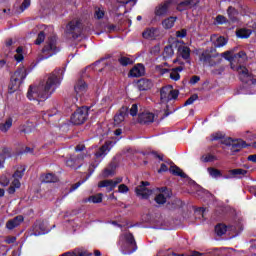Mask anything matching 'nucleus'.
I'll return each mask as SVG.
<instances>
[{
	"label": "nucleus",
	"mask_w": 256,
	"mask_h": 256,
	"mask_svg": "<svg viewBox=\"0 0 256 256\" xmlns=\"http://www.w3.org/2000/svg\"><path fill=\"white\" fill-rule=\"evenodd\" d=\"M63 77H65V68H56L48 74L46 81L40 82L38 86H29L27 98L29 101H47L61 87Z\"/></svg>",
	"instance_id": "f257e3e1"
},
{
	"label": "nucleus",
	"mask_w": 256,
	"mask_h": 256,
	"mask_svg": "<svg viewBox=\"0 0 256 256\" xmlns=\"http://www.w3.org/2000/svg\"><path fill=\"white\" fill-rule=\"evenodd\" d=\"M118 245L123 255H131L137 251V242L131 232L120 234Z\"/></svg>",
	"instance_id": "f03ea898"
},
{
	"label": "nucleus",
	"mask_w": 256,
	"mask_h": 256,
	"mask_svg": "<svg viewBox=\"0 0 256 256\" xmlns=\"http://www.w3.org/2000/svg\"><path fill=\"white\" fill-rule=\"evenodd\" d=\"M58 41L59 38L55 34L47 38L45 45L42 48L44 59H49V57H53V55H57V53L61 51Z\"/></svg>",
	"instance_id": "7ed1b4c3"
},
{
	"label": "nucleus",
	"mask_w": 256,
	"mask_h": 256,
	"mask_svg": "<svg viewBox=\"0 0 256 256\" xmlns=\"http://www.w3.org/2000/svg\"><path fill=\"white\" fill-rule=\"evenodd\" d=\"M83 33V23L79 19L71 20L67 23L66 28L64 30V34L67 39H79L81 34Z\"/></svg>",
	"instance_id": "20e7f679"
},
{
	"label": "nucleus",
	"mask_w": 256,
	"mask_h": 256,
	"mask_svg": "<svg viewBox=\"0 0 256 256\" xmlns=\"http://www.w3.org/2000/svg\"><path fill=\"white\" fill-rule=\"evenodd\" d=\"M26 78L27 69H25V67L18 68L10 78V84L8 86L10 93H15V91L21 87Z\"/></svg>",
	"instance_id": "39448f33"
},
{
	"label": "nucleus",
	"mask_w": 256,
	"mask_h": 256,
	"mask_svg": "<svg viewBox=\"0 0 256 256\" xmlns=\"http://www.w3.org/2000/svg\"><path fill=\"white\" fill-rule=\"evenodd\" d=\"M89 117V107L82 106L77 108L76 111L71 115L70 121L73 125H83Z\"/></svg>",
	"instance_id": "423d86ee"
},
{
	"label": "nucleus",
	"mask_w": 256,
	"mask_h": 256,
	"mask_svg": "<svg viewBox=\"0 0 256 256\" xmlns=\"http://www.w3.org/2000/svg\"><path fill=\"white\" fill-rule=\"evenodd\" d=\"M221 57H224L226 61L231 63H238V65L247 61V53L245 51H240L236 54H233V51H226L221 54Z\"/></svg>",
	"instance_id": "0eeeda50"
},
{
	"label": "nucleus",
	"mask_w": 256,
	"mask_h": 256,
	"mask_svg": "<svg viewBox=\"0 0 256 256\" xmlns=\"http://www.w3.org/2000/svg\"><path fill=\"white\" fill-rule=\"evenodd\" d=\"M87 157V154H79V155H71L69 158L65 160L66 167H70V169H81L83 166V159Z\"/></svg>",
	"instance_id": "6e6552de"
},
{
	"label": "nucleus",
	"mask_w": 256,
	"mask_h": 256,
	"mask_svg": "<svg viewBox=\"0 0 256 256\" xmlns=\"http://www.w3.org/2000/svg\"><path fill=\"white\" fill-rule=\"evenodd\" d=\"M176 4V9L179 13L187 11L188 9H195L201 0H172Z\"/></svg>",
	"instance_id": "1a4fd4ad"
},
{
	"label": "nucleus",
	"mask_w": 256,
	"mask_h": 256,
	"mask_svg": "<svg viewBox=\"0 0 256 256\" xmlns=\"http://www.w3.org/2000/svg\"><path fill=\"white\" fill-rule=\"evenodd\" d=\"M215 51L216 49L213 47H211L210 49L204 50L199 56V61H201L202 63H205L206 65H209L210 67H215L217 63H215L213 59H215L217 55L211 54V53H215Z\"/></svg>",
	"instance_id": "9d476101"
},
{
	"label": "nucleus",
	"mask_w": 256,
	"mask_h": 256,
	"mask_svg": "<svg viewBox=\"0 0 256 256\" xmlns=\"http://www.w3.org/2000/svg\"><path fill=\"white\" fill-rule=\"evenodd\" d=\"M173 5H176L173 0H166L155 7V17H165Z\"/></svg>",
	"instance_id": "9b49d317"
},
{
	"label": "nucleus",
	"mask_w": 256,
	"mask_h": 256,
	"mask_svg": "<svg viewBox=\"0 0 256 256\" xmlns=\"http://www.w3.org/2000/svg\"><path fill=\"white\" fill-rule=\"evenodd\" d=\"M149 185L150 183L148 181H142L141 184L135 188L137 197H141V199H149L152 193V191L147 188Z\"/></svg>",
	"instance_id": "f8f14e48"
},
{
	"label": "nucleus",
	"mask_w": 256,
	"mask_h": 256,
	"mask_svg": "<svg viewBox=\"0 0 256 256\" xmlns=\"http://www.w3.org/2000/svg\"><path fill=\"white\" fill-rule=\"evenodd\" d=\"M172 195L173 193L171 192V190H169V188L161 187L160 194L156 195V197L154 198V201L158 205H165V203H167V199H171Z\"/></svg>",
	"instance_id": "ddd939ff"
},
{
	"label": "nucleus",
	"mask_w": 256,
	"mask_h": 256,
	"mask_svg": "<svg viewBox=\"0 0 256 256\" xmlns=\"http://www.w3.org/2000/svg\"><path fill=\"white\" fill-rule=\"evenodd\" d=\"M227 231H233L237 233V226L235 225H225L223 223H219L215 226V233L218 237H223Z\"/></svg>",
	"instance_id": "4468645a"
},
{
	"label": "nucleus",
	"mask_w": 256,
	"mask_h": 256,
	"mask_svg": "<svg viewBox=\"0 0 256 256\" xmlns=\"http://www.w3.org/2000/svg\"><path fill=\"white\" fill-rule=\"evenodd\" d=\"M24 221L25 218L23 217V215L15 216L13 219H10L6 222V229H8L9 231H13V229L19 227V225H21V223H23Z\"/></svg>",
	"instance_id": "2eb2a0df"
},
{
	"label": "nucleus",
	"mask_w": 256,
	"mask_h": 256,
	"mask_svg": "<svg viewBox=\"0 0 256 256\" xmlns=\"http://www.w3.org/2000/svg\"><path fill=\"white\" fill-rule=\"evenodd\" d=\"M247 147V142H245L242 139L234 140L230 146V150L232 155H235V153H239L241 149H245Z\"/></svg>",
	"instance_id": "dca6fc26"
},
{
	"label": "nucleus",
	"mask_w": 256,
	"mask_h": 256,
	"mask_svg": "<svg viewBox=\"0 0 256 256\" xmlns=\"http://www.w3.org/2000/svg\"><path fill=\"white\" fill-rule=\"evenodd\" d=\"M229 23H239V10L233 6H229L226 10Z\"/></svg>",
	"instance_id": "f3484780"
},
{
	"label": "nucleus",
	"mask_w": 256,
	"mask_h": 256,
	"mask_svg": "<svg viewBox=\"0 0 256 256\" xmlns=\"http://www.w3.org/2000/svg\"><path fill=\"white\" fill-rule=\"evenodd\" d=\"M155 121V115L151 112L141 113L138 116V122L141 125H148L149 123H153Z\"/></svg>",
	"instance_id": "a211bd4d"
},
{
	"label": "nucleus",
	"mask_w": 256,
	"mask_h": 256,
	"mask_svg": "<svg viewBox=\"0 0 256 256\" xmlns=\"http://www.w3.org/2000/svg\"><path fill=\"white\" fill-rule=\"evenodd\" d=\"M142 37L143 39H157V37H159V28H147L143 31Z\"/></svg>",
	"instance_id": "6ab92c4d"
},
{
	"label": "nucleus",
	"mask_w": 256,
	"mask_h": 256,
	"mask_svg": "<svg viewBox=\"0 0 256 256\" xmlns=\"http://www.w3.org/2000/svg\"><path fill=\"white\" fill-rule=\"evenodd\" d=\"M129 108L123 106L120 108L119 112L114 116V122L116 125H119L125 121V117H127V111Z\"/></svg>",
	"instance_id": "aec40b11"
},
{
	"label": "nucleus",
	"mask_w": 256,
	"mask_h": 256,
	"mask_svg": "<svg viewBox=\"0 0 256 256\" xmlns=\"http://www.w3.org/2000/svg\"><path fill=\"white\" fill-rule=\"evenodd\" d=\"M138 89L139 91H149L153 87V81L147 79V78H142L138 80Z\"/></svg>",
	"instance_id": "412c9836"
},
{
	"label": "nucleus",
	"mask_w": 256,
	"mask_h": 256,
	"mask_svg": "<svg viewBox=\"0 0 256 256\" xmlns=\"http://www.w3.org/2000/svg\"><path fill=\"white\" fill-rule=\"evenodd\" d=\"M145 75V66L137 64L130 70V77H143Z\"/></svg>",
	"instance_id": "4be33fe9"
},
{
	"label": "nucleus",
	"mask_w": 256,
	"mask_h": 256,
	"mask_svg": "<svg viewBox=\"0 0 256 256\" xmlns=\"http://www.w3.org/2000/svg\"><path fill=\"white\" fill-rule=\"evenodd\" d=\"M74 91L76 95H80V93H85V91H87V82L83 79H78V81L74 85Z\"/></svg>",
	"instance_id": "5701e85b"
},
{
	"label": "nucleus",
	"mask_w": 256,
	"mask_h": 256,
	"mask_svg": "<svg viewBox=\"0 0 256 256\" xmlns=\"http://www.w3.org/2000/svg\"><path fill=\"white\" fill-rule=\"evenodd\" d=\"M119 183H123V178H116L115 180H103L98 183V187L101 189L103 187H107L108 185H113V187H117Z\"/></svg>",
	"instance_id": "b1692460"
},
{
	"label": "nucleus",
	"mask_w": 256,
	"mask_h": 256,
	"mask_svg": "<svg viewBox=\"0 0 256 256\" xmlns=\"http://www.w3.org/2000/svg\"><path fill=\"white\" fill-rule=\"evenodd\" d=\"M82 203H103V194L102 193H98L96 195H91L88 198H84L82 200Z\"/></svg>",
	"instance_id": "393cba45"
},
{
	"label": "nucleus",
	"mask_w": 256,
	"mask_h": 256,
	"mask_svg": "<svg viewBox=\"0 0 256 256\" xmlns=\"http://www.w3.org/2000/svg\"><path fill=\"white\" fill-rule=\"evenodd\" d=\"M117 169V163L112 161L108 164V167L104 169V177H113Z\"/></svg>",
	"instance_id": "a878e982"
},
{
	"label": "nucleus",
	"mask_w": 256,
	"mask_h": 256,
	"mask_svg": "<svg viewBox=\"0 0 256 256\" xmlns=\"http://www.w3.org/2000/svg\"><path fill=\"white\" fill-rule=\"evenodd\" d=\"M169 172L172 175H175V177H181L182 179H187V174L184 173L183 170H181V168H179V166L177 165H173L170 167Z\"/></svg>",
	"instance_id": "bb28decb"
},
{
	"label": "nucleus",
	"mask_w": 256,
	"mask_h": 256,
	"mask_svg": "<svg viewBox=\"0 0 256 256\" xmlns=\"http://www.w3.org/2000/svg\"><path fill=\"white\" fill-rule=\"evenodd\" d=\"M173 47H177V44L173 43L164 47V51H163L164 59H171V57L175 55V51L173 50Z\"/></svg>",
	"instance_id": "cd10ccee"
},
{
	"label": "nucleus",
	"mask_w": 256,
	"mask_h": 256,
	"mask_svg": "<svg viewBox=\"0 0 256 256\" xmlns=\"http://www.w3.org/2000/svg\"><path fill=\"white\" fill-rule=\"evenodd\" d=\"M178 53L182 59L187 60L191 58V48L187 46H178Z\"/></svg>",
	"instance_id": "c85d7f7f"
},
{
	"label": "nucleus",
	"mask_w": 256,
	"mask_h": 256,
	"mask_svg": "<svg viewBox=\"0 0 256 256\" xmlns=\"http://www.w3.org/2000/svg\"><path fill=\"white\" fill-rule=\"evenodd\" d=\"M251 33V29L240 28L236 31V37H238V39H249L251 37Z\"/></svg>",
	"instance_id": "c756f323"
},
{
	"label": "nucleus",
	"mask_w": 256,
	"mask_h": 256,
	"mask_svg": "<svg viewBox=\"0 0 256 256\" xmlns=\"http://www.w3.org/2000/svg\"><path fill=\"white\" fill-rule=\"evenodd\" d=\"M175 21H177V17L170 16L162 21V27L164 29H173L175 26Z\"/></svg>",
	"instance_id": "7c9ffc66"
},
{
	"label": "nucleus",
	"mask_w": 256,
	"mask_h": 256,
	"mask_svg": "<svg viewBox=\"0 0 256 256\" xmlns=\"http://www.w3.org/2000/svg\"><path fill=\"white\" fill-rule=\"evenodd\" d=\"M107 153H109V144L105 143L95 152V157L96 159H101V157H105Z\"/></svg>",
	"instance_id": "2f4dec72"
},
{
	"label": "nucleus",
	"mask_w": 256,
	"mask_h": 256,
	"mask_svg": "<svg viewBox=\"0 0 256 256\" xmlns=\"http://www.w3.org/2000/svg\"><path fill=\"white\" fill-rule=\"evenodd\" d=\"M181 199L179 198H174L171 201H168L166 204L167 209L170 211H173L174 209H179L181 207Z\"/></svg>",
	"instance_id": "473e14b6"
},
{
	"label": "nucleus",
	"mask_w": 256,
	"mask_h": 256,
	"mask_svg": "<svg viewBox=\"0 0 256 256\" xmlns=\"http://www.w3.org/2000/svg\"><path fill=\"white\" fill-rule=\"evenodd\" d=\"M7 157H11V152L9 151V148H3L0 153V169L5 167V159H7Z\"/></svg>",
	"instance_id": "72a5a7b5"
},
{
	"label": "nucleus",
	"mask_w": 256,
	"mask_h": 256,
	"mask_svg": "<svg viewBox=\"0 0 256 256\" xmlns=\"http://www.w3.org/2000/svg\"><path fill=\"white\" fill-rule=\"evenodd\" d=\"M10 127H13V118H7L5 123H0V131L2 133H7L9 131Z\"/></svg>",
	"instance_id": "f704fd0d"
},
{
	"label": "nucleus",
	"mask_w": 256,
	"mask_h": 256,
	"mask_svg": "<svg viewBox=\"0 0 256 256\" xmlns=\"http://www.w3.org/2000/svg\"><path fill=\"white\" fill-rule=\"evenodd\" d=\"M207 171L210 175V177H213L214 179H217L219 177H223V173H221V170L213 167H208Z\"/></svg>",
	"instance_id": "c9c22d12"
},
{
	"label": "nucleus",
	"mask_w": 256,
	"mask_h": 256,
	"mask_svg": "<svg viewBox=\"0 0 256 256\" xmlns=\"http://www.w3.org/2000/svg\"><path fill=\"white\" fill-rule=\"evenodd\" d=\"M225 45H227V38L220 36L216 39V41L214 42V47L213 49H217L219 47H225Z\"/></svg>",
	"instance_id": "e433bc0d"
},
{
	"label": "nucleus",
	"mask_w": 256,
	"mask_h": 256,
	"mask_svg": "<svg viewBox=\"0 0 256 256\" xmlns=\"http://www.w3.org/2000/svg\"><path fill=\"white\" fill-rule=\"evenodd\" d=\"M230 175L233 177H236L237 175H241L242 177H245L249 171L242 169V168H237V169H232L229 171Z\"/></svg>",
	"instance_id": "4c0bfd02"
},
{
	"label": "nucleus",
	"mask_w": 256,
	"mask_h": 256,
	"mask_svg": "<svg viewBox=\"0 0 256 256\" xmlns=\"http://www.w3.org/2000/svg\"><path fill=\"white\" fill-rule=\"evenodd\" d=\"M44 183H57V176L53 173H48L43 177Z\"/></svg>",
	"instance_id": "58836bf2"
},
{
	"label": "nucleus",
	"mask_w": 256,
	"mask_h": 256,
	"mask_svg": "<svg viewBox=\"0 0 256 256\" xmlns=\"http://www.w3.org/2000/svg\"><path fill=\"white\" fill-rule=\"evenodd\" d=\"M219 158H217V156L212 155V154H208L206 156H202L201 157V161L203 163H213V161H218Z\"/></svg>",
	"instance_id": "ea45409f"
},
{
	"label": "nucleus",
	"mask_w": 256,
	"mask_h": 256,
	"mask_svg": "<svg viewBox=\"0 0 256 256\" xmlns=\"http://www.w3.org/2000/svg\"><path fill=\"white\" fill-rule=\"evenodd\" d=\"M118 62L122 67H127V65H133V60L129 57L122 56L118 59Z\"/></svg>",
	"instance_id": "a19ab883"
},
{
	"label": "nucleus",
	"mask_w": 256,
	"mask_h": 256,
	"mask_svg": "<svg viewBox=\"0 0 256 256\" xmlns=\"http://www.w3.org/2000/svg\"><path fill=\"white\" fill-rule=\"evenodd\" d=\"M23 175H25V166H21L20 168H18L14 172L13 178L14 179H23Z\"/></svg>",
	"instance_id": "79ce46f5"
},
{
	"label": "nucleus",
	"mask_w": 256,
	"mask_h": 256,
	"mask_svg": "<svg viewBox=\"0 0 256 256\" xmlns=\"http://www.w3.org/2000/svg\"><path fill=\"white\" fill-rule=\"evenodd\" d=\"M215 22L217 25H227V23H229V19H227V17L219 14L216 16Z\"/></svg>",
	"instance_id": "37998d69"
},
{
	"label": "nucleus",
	"mask_w": 256,
	"mask_h": 256,
	"mask_svg": "<svg viewBox=\"0 0 256 256\" xmlns=\"http://www.w3.org/2000/svg\"><path fill=\"white\" fill-rule=\"evenodd\" d=\"M179 97V90L177 89H173V90H170V92L168 93V101H175L177 100Z\"/></svg>",
	"instance_id": "c03bdc74"
},
{
	"label": "nucleus",
	"mask_w": 256,
	"mask_h": 256,
	"mask_svg": "<svg viewBox=\"0 0 256 256\" xmlns=\"http://www.w3.org/2000/svg\"><path fill=\"white\" fill-rule=\"evenodd\" d=\"M197 99H199V95L197 94H193L191 95L184 103L183 107H187L189 105H193V103H195V101H197Z\"/></svg>",
	"instance_id": "a18cd8bd"
},
{
	"label": "nucleus",
	"mask_w": 256,
	"mask_h": 256,
	"mask_svg": "<svg viewBox=\"0 0 256 256\" xmlns=\"http://www.w3.org/2000/svg\"><path fill=\"white\" fill-rule=\"evenodd\" d=\"M29 7H31V0H23L22 4L19 7V13H23V11H26V9H29Z\"/></svg>",
	"instance_id": "49530a36"
},
{
	"label": "nucleus",
	"mask_w": 256,
	"mask_h": 256,
	"mask_svg": "<svg viewBox=\"0 0 256 256\" xmlns=\"http://www.w3.org/2000/svg\"><path fill=\"white\" fill-rule=\"evenodd\" d=\"M44 41H45V32L40 31L34 43L35 45H41V43H43Z\"/></svg>",
	"instance_id": "de8ad7c7"
},
{
	"label": "nucleus",
	"mask_w": 256,
	"mask_h": 256,
	"mask_svg": "<svg viewBox=\"0 0 256 256\" xmlns=\"http://www.w3.org/2000/svg\"><path fill=\"white\" fill-rule=\"evenodd\" d=\"M160 100L162 103H169V94L165 92V88L160 91Z\"/></svg>",
	"instance_id": "09e8293b"
},
{
	"label": "nucleus",
	"mask_w": 256,
	"mask_h": 256,
	"mask_svg": "<svg viewBox=\"0 0 256 256\" xmlns=\"http://www.w3.org/2000/svg\"><path fill=\"white\" fill-rule=\"evenodd\" d=\"M221 139H225V135L221 132H216L211 135V141H220Z\"/></svg>",
	"instance_id": "8fccbe9b"
},
{
	"label": "nucleus",
	"mask_w": 256,
	"mask_h": 256,
	"mask_svg": "<svg viewBox=\"0 0 256 256\" xmlns=\"http://www.w3.org/2000/svg\"><path fill=\"white\" fill-rule=\"evenodd\" d=\"M176 37H178L179 39H185V37H187V29H181L177 31Z\"/></svg>",
	"instance_id": "3c124183"
},
{
	"label": "nucleus",
	"mask_w": 256,
	"mask_h": 256,
	"mask_svg": "<svg viewBox=\"0 0 256 256\" xmlns=\"http://www.w3.org/2000/svg\"><path fill=\"white\" fill-rule=\"evenodd\" d=\"M138 112H139V107L137 106V104H133L132 107L130 108L131 117H136Z\"/></svg>",
	"instance_id": "603ef678"
},
{
	"label": "nucleus",
	"mask_w": 256,
	"mask_h": 256,
	"mask_svg": "<svg viewBox=\"0 0 256 256\" xmlns=\"http://www.w3.org/2000/svg\"><path fill=\"white\" fill-rule=\"evenodd\" d=\"M118 193H129V187L125 184H120L118 186Z\"/></svg>",
	"instance_id": "864d4df0"
},
{
	"label": "nucleus",
	"mask_w": 256,
	"mask_h": 256,
	"mask_svg": "<svg viewBox=\"0 0 256 256\" xmlns=\"http://www.w3.org/2000/svg\"><path fill=\"white\" fill-rule=\"evenodd\" d=\"M170 79H172V81H179V79H181V75L179 74V72H175L172 70V72L170 73Z\"/></svg>",
	"instance_id": "5fc2aeb1"
},
{
	"label": "nucleus",
	"mask_w": 256,
	"mask_h": 256,
	"mask_svg": "<svg viewBox=\"0 0 256 256\" xmlns=\"http://www.w3.org/2000/svg\"><path fill=\"white\" fill-rule=\"evenodd\" d=\"M83 183H85V181H79V182L73 184L70 187V193H73V191H76V189H79V187H81V185H83Z\"/></svg>",
	"instance_id": "6e6d98bb"
},
{
	"label": "nucleus",
	"mask_w": 256,
	"mask_h": 256,
	"mask_svg": "<svg viewBox=\"0 0 256 256\" xmlns=\"http://www.w3.org/2000/svg\"><path fill=\"white\" fill-rule=\"evenodd\" d=\"M199 81H201V77L198 75H194L191 77L189 83L190 85H196V83H199Z\"/></svg>",
	"instance_id": "4d7b16f0"
},
{
	"label": "nucleus",
	"mask_w": 256,
	"mask_h": 256,
	"mask_svg": "<svg viewBox=\"0 0 256 256\" xmlns=\"http://www.w3.org/2000/svg\"><path fill=\"white\" fill-rule=\"evenodd\" d=\"M235 140L232 138H225L224 140L221 141L222 145H226L227 147H231Z\"/></svg>",
	"instance_id": "13d9d810"
},
{
	"label": "nucleus",
	"mask_w": 256,
	"mask_h": 256,
	"mask_svg": "<svg viewBox=\"0 0 256 256\" xmlns=\"http://www.w3.org/2000/svg\"><path fill=\"white\" fill-rule=\"evenodd\" d=\"M86 150H87V147H85V144H78L75 147L76 153H81V152L86 151Z\"/></svg>",
	"instance_id": "bf43d9fd"
},
{
	"label": "nucleus",
	"mask_w": 256,
	"mask_h": 256,
	"mask_svg": "<svg viewBox=\"0 0 256 256\" xmlns=\"http://www.w3.org/2000/svg\"><path fill=\"white\" fill-rule=\"evenodd\" d=\"M112 225H115V227H119V229H123V227H128V229H131V227H133V225L128 226L129 223H126V225H123V224H119L117 221H112Z\"/></svg>",
	"instance_id": "052dcab7"
},
{
	"label": "nucleus",
	"mask_w": 256,
	"mask_h": 256,
	"mask_svg": "<svg viewBox=\"0 0 256 256\" xmlns=\"http://www.w3.org/2000/svg\"><path fill=\"white\" fill-rule=\"evenodd\" d=\"M95 17H96V19H103V17H105V12L101 9H98L95 12Z\"/></svg>",
	"instance_id": "680f3d73"
},
{
	"label": "nucleus",
	"mask_w": 256,
	"mask_h": 256,
	"mask_svg": "<svg viewBox=\"0 0 256 256\" xmlns=\"http://www.w3.org/2000/svg\"><path fill=\"white\" fill-rule=\"evenodd\" d=\"M11 185L16 189H19V187H21V182L19 181V178H14Z\"/></svg>",
	"instance_id": "e2e57ef3"
},
{
	"label": "nucleus",
	"mask_w": 256,
	"mask_h": 256,
	"mask_svg": "<svg viewBox=\"0 0 256 256\" xmlns=\"http://www.w3.org/2000/svg\"><path fill=\"white\" fill-rule=\"evenodd\" d=\"M240 75H243L244 77H249V70L247 67H240Z\"/></svg>",
	"instance_id": "0e129e2a"
},
{
	"label": "nucleus",
	"mask_w": 256,
	"mask_h": 256,
	"mask_svg": "<svg viewBox=\"0 0 256 256\" xmlns=\"http://www.w3.org/2000/svg\"><path fill=\"white\" fill-rule=\"evenodd\" d=\"M167 171H169V168L165 165V163H162L158 173H167Z\"/></svg>",
	"instance_id": "69168bd1"
},
{
	"label": "nucleus",
	"mask_w": 256,
	"mask_h": 256,
	"mask_svg": "<svg viewBox=\"0 0 256 256\" xmlns=\"http://www.w3.org/2000/svg\"><path fill=\"white\" fill-rule=\"evenodd\" d=\"M14 58H15V61H17V63H21V61L25 59V56H23V54H16Z\"/></svg>",
	"instance_id": "338daca9"
},
{
	"label": "nucleus",
	"mask_w": 256,
	"mask_h": 256,
	"mask_svg": "<svg viewBox=\"0 0 256 256\" xmlns=\"http://www.w3.org/2000/svg\"><path fill=\"white\" fill-rule=\"evenodd\" d=\"M27 153H33V148H31V147H25V149H23L22 151H21V154L23 155V154H27Z\"/></svg>",
	"instance_id": "774afa93"
}]
</instances>
